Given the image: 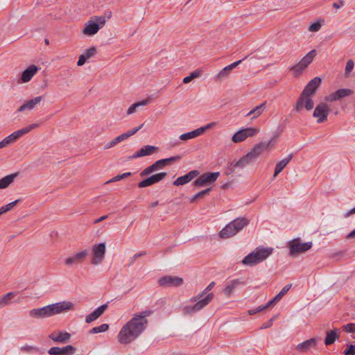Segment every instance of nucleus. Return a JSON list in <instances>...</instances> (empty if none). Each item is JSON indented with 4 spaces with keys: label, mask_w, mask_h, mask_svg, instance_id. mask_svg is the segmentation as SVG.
Listing matches in <instances>:
<instances>
[{
    "label": "nucleus",
    "mask_w": 355,
    "mask_h": 355,
    "mask_svg": "<svg viewBox=\"0 0 355 355\" xmlns=\"http://www.w3.org/2000/svg\"><path fill=\"white\" fill-rule=\"evenodd\" d=\"M152 313V311L146 310L135 314L134 317L121 328L118 335V341L126 345L135 340L145 329L148 324L146 317Z\"/></svg>",
    "instance_id": "f257e3e1"
},
{
    "label": "nucleus",
    "mask_w": 355,
    "mask_h": 355,
    "mask_svg": "<svg viewBox=\"0 0 355 355\" xmlns=\"http://www.w3.org/2000/svg\"><path fill=\"white\" fill-rule=\"evenodd\" d=\"M273 252L272 248L259 247L245 256L242 263L245 266H255L266 260Z\"/></svg>",
    "instance_id": "f03ea898"
},
{
    "label": "nucleus",
    "mask_w": 355,
    "mask_h": 355,
    "mask_svg": "<svg viewBox=\"0 0 355 355\" xmlns=\"http://www.w3.org/2000/svg\"><path fill=\"white\" fill-rule=\"evenodd\" d=\"M250 221L244 217L237 218L230 223H228L223 230L219 232V236L221 239H228L236 235L245 227L248 226Z\"/></svg>",
    "instance_id": "7ed1b4c3"
},
{
    "label": "nucleus",
    "mask_w": 355,
    "mask_h": 355,
    "mask_svg": "<svg viewBox=\"0 0 355 355\" xmlns=\"http://www.w3.org/2000/svg\"><path fill=\"white\" fill-rule=\"evenodd\" d=\"M72 309H73V304L71 302L66 301L52 304L41 308L44 318L51 317Z\"/></svg>",
    "instance_id": "20e7f679"
},
{
    "label": "nucleus",
    "mask_w": 355,
    "mask_h": 355,
    "mask_svg": "<svg viewBox=\"0 0 355 355\" xmlns=\"http://www.w3.org/2000/svg\"><path fill=\"white\" fill-rule=\"evenodd\" d=\"M105 23L106 19L105 17L95 16L85 24L82 33L88 36L94 35L98 33L100 28L105 26Z\"/></svg>",
    "instance_id": "39448f33"
},
{
    "label": "nucleus",
    "mask_w": 355,
    "mask_h": 355,
    "mask_svg": "<svg viewBox=\"0 0 355 355\" xmlns=\"http://www.w3.org/2000/svg\"><path fill=\"white\" fill-rule=\"evenodd\" d=\"M214 298L213 293H209L206 295V297L203 299L200 300L196 302L197 299H194L193 302L196 303L193 305H187L182 308V313L184 315H191L193 313L198 312L205 308L207 305H208L212 299ZM193 302V299H191Z\"/></svg>",
    "instance_id": "423d86ee"
},
{
    "label": "nucleus",
    "mask_w": 355,
    "mask_h": 355,
    "mask_svg": "<svg viewBox=\"0 0 355 355\" xmlns=\"http://www.w3.org/2000/svg\"><path fill=\"white\" fill-rule=\"evenodd\" d=\"M315 55L316 51L311 50L297 64L290 67L289 70L293 72L295 76H298L312 62Z\"/></svg>",
    "instance_id": "0eeeda50"
},
{
    "label": "nucleus",
    "mask_w": 355,
    "mask_h": 355,
    "mask_svg": "<svg viewBox=\"0 0 355 355\" xmlns=\"http://www.w3.org/2000/svg\"><path fill=\"white\" fill-rule=\"evenodd\" d=\"M312 242L302 243L300 239H294L288 243L290 254L295 256L297 254L305 252L312 247Z\"/></svg>",
    "instance_id": "6e6552de"
},
{
    "label": "nucleus",
    "mask_w": 355,
    "mask_h": 355,
    "mask_svg": "<svg viewBox=\"0 0 355 355\" xmlns=\"http://www.w3.org/2000/svg\"><path fill=\"white\" fill-rule=\"evenodd\" d=\"M178 159V157L173 156L169 158L159 159L153 163L152 165L148 166L140 173L141 177H144L150 175L153 172L163 168L166 165L170 164L172 162H175Z\"/></svg>",
    "instance_id": "1a4fd4ad"
},
{
    "label": "nucleus",
    "mask_w": 355,
    "mask_h": 355,
    "mask_svg": "<svg viewBox=\"0 0 355 355\" xmlns=\"http://www.w3.org/2000/svg\"><path fill=\"white\" fill-rule=\"evenodd\" d=\"M219 175V172L203 173L194 181V185L196 187L209 185L216 182Z\"/></svg>",
    "instance_id": "9d476101"
},
{
    "label": "nucleus",
    "mask_w": 355,
    "mask_h": 355,
    "mask_svg": "<svg viewBox=\"0 0 355 355\" xmlns=\"http://www.w3.org/2000/svg\"><path fill=\"white\" fill-rule=\"evenodd\" d=\"M330 109L326 103H319L313 111V116L318 118L317 122L318 123H323L327 120V116L329 113Z\"/></svg>",
    "instance_id": "9b49d317"
},
{
    "label": "nucleus",
    "mask_w": 355,
    "mask_h": 355,
    "mask_svg": "<svg viewBox=\"0 0 355 355\" xmlns=\"http://www.w3.org/2000/svg\"><path fill=\"white\" fill-rule=\"evenodd\" d=\"M311 96H303V94H301L295 103V110L299 112L304 107L308 111L312 110L314 107V103Z\"/></svg>",
    "instance_id": "f8f14e48"
},
{
    "label": "nucleus",
    "mask_w": 355,
    "mask_h": 355,
    "mask_svg": "<svg viewBox=\"0 0 355 355\" xmlns=\"http://www.w3.org/2000/svg\"><path fill=\"white\" fill-rule=\"evenodd\" d=\"M92 253L94 258L91 263L94 265H98L102 262L105 254V245L104 243L94 245L92 247Z\"/></svg>",
    "instance_id": "ddd939ff"
},
{
    "label": "nucleus",
    "mask_w": 355,
    "mask_h": 355,
    "mask_svg": "<svg viewBox=\"0 0 355 355\" xmlns=\"http://www.w3.org/2000/svg\"><path fill=\"white\" fill-rule=\"evenodd\" d=\"M321 83L322 80L320 77H315L308 83L301 94H303V96L314 95Z\"/></svg>",
    "instance_id": "4468645a"
},
{
    "label": "nucleus",
    "mask_w": 355,
    "mask_h": 355,
    "mask_svg": "<svg viewBox=\"0 0 355 355\" xmlns=\"http://www.w3.org/2000/svg\"><path fill=\"white\" fill-rule=\"evenodd\" d=\"M253 162L250 157L245 155L243 156L239 160L232 162L227 167L226 173L227 175L232 174L236 168H243L248 164Z\"/></svg>",
    "instance_id": "2eb2a0df"
},
{
    "label": "nucleus",
    "mask_w": 355,
    "mask_h": 355,
    "mask_svg": "<svg viewBox=\"0 0 355 355\" xmlns=\"http://www.w3.org/2000/svg\"><path fill=\"white\" fill-rule=\"evenodd\" d=\"M88 254L89 252L87 250L78 252L73 256L66 258L64 259V264L67 266H71L74 264H79L83 262Z\"/></svg>",
    "instance_id": "dca6fc26"
},
{
    "label": "nucleus",
    "mask_w": 355,
    "mask_h": 355,
    "mask_svg": "<svg viewBox=\"0 0 355 355\" xmlns=\"http://www.w3.org/2000/svg\"><path fill=\"white\" fill-rule=\"evenodd\" d=\"M166 175L167 174L165 172L153 175L147 178L146 179L141 181L138 184V187L139 188H144V187H146L153 185V184L157 183V182H160L161 180H162L166 176Z\"/></svg>",
    "instance_id": "f3484780"
},
{
    "label": "nucleus",
    "mask_w": 355,
    "mask_h": 355,
    "mask_svg": "<svg viewBox=\"0 0 355 355\" xmlns=\"http://www.w3.org/2000/svg\"><path fill=\"white\" fill-rule=\"evenodd\" d=\"M353 94V91L350 89H339L335 92L330 94L325 97L327 101L332 102L349 96Z\"/></svg>",
    "instance_id": "a211bd4d"
},
{
    "label": "nucleus",
    "mask_w": 355,
    "mask_h": 355,
    "mask_svg": "<svg viewBox=\"0 0 355 355\" xmlns=\"http://www.w3.org/2000/svg\"><path fill=\"white\" fill-rule=\"evenodd\" d=\"M76 352V348L71 345L64 347H53L49 349L48 353L50 355H73Z\"/></svg>",
    "instance_id": "6ab92c4d"
},
{
    "label": "nucleus",
    "mask_w": 355,
    "mask_h": 355,
    "mask_svg": "<svg viewBox=\"0 0 355 355\" xmlns=\"http://www.w3.org/2000/svg\"><path fill=\"white\" fill-rule=\"evenodd\" d=\"M158 150L159 148L157 146L146 145L135 152L134 155L129 157V159H136L144 156L150 155L157 153Z\"/></svg>",
    "instance_id": "aec40b11"
},
{
    "label": "nucleus",
    "mask_w": 355,
    "mask_h": 355,
    "mask_svg": "<svg viewBox=\"0 0 355 355\" xmlns=\"http://www.w3.org/2000/svg\"><path fill=\"white\" fill-rule=\"evenodd\" d=\"M49 338L56 343H67L71 338V334L67 331H54L51 333Z\"/></svg>",
    "instance_id": "412c9836"
},
{
    "label": "nucleus",
    "mask_w": 355,
    "mask_h": 355,
    "mask_svg": "<svg viewBox=\"0 0 355 355\" xmlns=\"http://www.w3.org/2000/svg\"><path fill=\"white\" fill-rule=\"evenodd\" d=\"M158 284L162 287H173L178 286V277L164 276L158 279Z\"/></svg>",
    "instance_id": "4be33fe9"
},
{
    "label": "nucleus",
    "mask_w": 355,
    "mask_h": 355,
    "mask_svg": "<svg viewBox=\"0 0 355 355\" xmlns=\"http://www.w3.org/2000/svg\"><path fill=\"white\" fill-rule=\"evenodd\" d=\"M42 100H43V96H37L34 98H32L30 101H28L26 103H25L21 106H20L18 109V112H21L26 110H32Z\"/></svg>",
    "instance_id": "5701e85b"
},
{
    "label": "nucleus",
    "mask_w": 355,
    "mask_h": 355,
    "mask_svg": "<svg viewBox=\"0 0 355 355\" xmlns=\"http://www.w3.org/2000/svg\"><path fill=\"white\" fill-rule=\"evenodd\" d=\"M317 344V338H311L307 340L304 341L302 343L298 344L296 346V349L300 352H305L308 351L311 347H315Z\"/></svg>",
    "instance_id": "b1692460"
},
{
    "label": "nucleus",
    "mask_w": 355,
    "mask_h": 355,
    "mask_svg": "<svg viewBox=\"0 0 355 355\" xmlns=\"http://www.w3.org/2000/svg\"><path fill=\"white\" fill-rule=\"evenodd\" d=\"M37 70H38V69H37V66H35L34 64L29 66L26 69H25L23 71L22 74H21V80L24 83L28 82L29 80H31L32 77L36 73Z\"/></svg>",
    "instance_id": "393cba45"
},
{
    "label": "nucleus",
    "mask_w": 355,
    "mask_h": 355,
    "mask_svg": "<svg viewBox=\"0 0 355 355\" xmlns=\"http://www.w3.org/2000/svg\"><path fill=\"white\" fill-rule=\"evenodd\" d=\"M293 155L291 153L286 158L283 159L280 162H279L275 168V172L273 174V178H275L279 173H281L283 169L286 166V165L289 163V162L292 159Z\"/></svg>",
    "instance_id": "a878e982"
},
{
    "label": "nucleus",
    "mask_w": 355,
    "mask_h": 355,
    "mask_svg": "<svg viewBox=\"0 0 355 355\" xmlns=\"http://www.w3.org/2000/svg\"><path fill=\"white\" fill-rule=\"evenodd\" d=\"M264 148L263 147L262 144L259 143L256 144L251 150L246 155L250 157V159L254 162L264 150Z\"/></svg>",
    "instance_id": "bb28decb"
},
{
    "label": "nucleus",
    "mask_w": 355,
    "mask_h": 355,
    "mask_svg": "<svg viewBox=\"0 0 355 355\" xmlns=\"http://www.w3.org/2000/svg\"><path fill=\"white\" fill-rule=\"evenodd\" d=\"M266 109V101L263 102L261 105L255 107L252 110H250L245 116H249L250 115H253L251 118V120L257 119L258 116H261L262 113Z\"/></svg>",
    "instance_id": "cd10ccee"
},
{
    "label": "nucleus",
    "mask_w": 355,
    "mask_h": 355,
    "mask_svg": "<svg viewBox=\"0 0 355 355\" xmlns=\"http://www.w3.org/2000/svg\"><path fill=\"white\" fill-rule=\"evenodd\" d=\"M241 284L239 279H232L226 283L224 289V293L227 297H230L234 289Z\"/></svg>",
    "instance_id": "c85d7f7f"
},
{
    "label": "nucleus",
    "mask_w": 355,
    "mask_h": 355,
    "mask_svg": "<svg viewBox=\"0 0 355 355\" xmlns=\"http://www.w3.org/2000/svg\"><path fill=\"white\" fill-rule=\"evenodd\" d=\"M199 175V171L197 170H193L190 172H189L187 174L179 177V185H183L191 180H192L193 178L197 177Z\"/></svg>",
    "instance_id": "c756f323"
},
{
    "label": "nucleus",
    "mask_w": 355,
    "mask_h": 355,
    "mask_svg": "<svg viewBox=\"0 0 355 355\" xmlns=\"http://www.w3.org/2000/svg\"><path fill=\"white\" fill-rule=\"evenodd\" d=\"M19 175V173H15L8 175H6L0 180V189H6L13 182L15 178Z\"/></svg>",
    "instance_id": "7c9ffc66"
},
{
    "label": "nucleus",
    "mask_w": 355,
    "mask_h": 355,
    "mask_svg": "<svg viewBox=\"0 0 355 355\" xmlns=\"http://www.w3.org/2000/svg\"><path fill=\"white\" fill-rule=\"evenodd\" d=\"M339 336L337 334V330H331L327 331L326 338L324 339V344L326 345H330L333 344L337 339H338Z\"/></svg>",
    "instance_id": "2f4dec72"
},
{
    "label": "nucleus",
    "mask_w": 355,
    "mask_h": 355,
    "mask_svg": "<svg viewBox=\"0 0 355 355\" xmlns=\"http://www.w3.org/2000/svg\"><path fill=\"white\" fill-rule=\"evenodd\" d=\"M202 128H197L193 131H191V132H187L184 134H182L179 137V138L183 141L191 139H193V138L200 136L201 135L200 131H202Z\"/></svg>",
    "instance_id": "473e14b6"
},
{
    "label": "nucleus",
    "mask_w": 355,
    "mask_h": 355,
    "mask_svg": "<svg viewBox=\"0 0 355 355\" xmlns=\"http://www.w3.org/2000/svg\"><path fill=\"white\" fill-rule=\"evenodd\" d=\"M246 139H247L246 135H245L243 129H241L233 135V136L232 137V141L234 143H239V142L244 141Z\"/></svg>",
    "instance_id": "72a5a7b5"
},
{
    "label": "nucleus",
    "mask_w": 355,
    "mask_h": 355,
    "mask_svg": "<svg viewBox=\"0 0 355 355\" xmlns=\"http://www.w3.org/2000/svg\"><path fill=\"white\" fill-rule=\"evenodd\" d=\"M39 126V124L38 123H33V124H31L22 129H20L17 131L15 132L17 137H20L21 136L24 135H26L27 133H28L29 132H31L32 130L37 128Z\"/></svg>",
    "instance_id": "f704fd0d"
},
{
    "label": "nucleus",
    "mask_w": 355,
    "mask_h": 355,
    "mask_svg": "<svg viewBox=\"0 0 355 355\" xmlns=\"http://www.w3.org/2000/svg\"><path fill=\"white\" fill-rule=\"evenodd\" d=\"M230 73V70L227 67H225L216 74L215 80L216 81H218L225 79L229 76Z\"/></svg>",
    "instance_id": "c9c22d12"
},
{
    "label": "nucleus",
    "mask_w": 355,
    "mask_h": 355,
    "mask_svg": "<svg viewBox=\"0 0 355 355\" xmlns=\"http://www.w3.org/2000/svg\"><path fill=\"white\" fill-rule=\"evenodd\" d=\"M211 191V188H208L198 192L191 198L190 202H193L198 199L203 198L206 195H208Z\"/></svg>",
    "instance_id": "e433bc0d"
},
{
    "label": "nucleus",
    "mask_w": 355,
    "mask_h": 355,
    "mask_svg": "<svg viewBox=\"0 0 355 355\" xmlns=\"http://www.w3.org/2000/svg\"><path fill=\"white\" fill-rule=\"evenodd\" d=\"M109 329L108 324H102L100 326L95 327L89 330V334H98L107 331Z\"/></svg>",
    "instance_id": "4c0bfd02"
},
{
    "label": "nucleus",
    "mask_w": 355,
    "mask_h": 355,
    "mask_svg": "<svg viewBox=\"0 0 355 355\" xmlns=\"http://www.w3.org/2000/svg\"><path fill=\"white\" fill-rule=\"evenodd\" d=\"M201 73H202V71L200 70H196V71L191 72L189 76L185 77L183 79V83L185 84L189 83L193 79L200 77Z\"/></svg>",
    "instance_id": "58836bf2"
},
{
    "label": "nucleus",
    "mask_w": 355,
    "mask_h": 355,
    "mask_svg": "<svg viewBox=\"0 0 355 355\" xmlns=\"http://www.w3.org/2000/svg\"><path fill=\"white\" fill-rule=\"evenodd\" d=\"M15 296V293L10 292L3 296L0 299V307H3L8 304L10 300Z\"/></svg>",
    "instance_id": "ea45409f"
},
{
    "label": "nucleus",
    "mask_w": 355,
    "mask_h": 355,
    "mask_svg": "<svg viewBox=\"0 0 355 355\" xmlns=\"http://www.w3.org/2000/svg\"><path fill=\"white\" fill-rule=\"evenodd\" d=\"M277 137L278 135H275L270 139V140L268 142H261V144H262L263 147L264 148L265 150H268L275 145Z\"/></svg>",
    "instance_id": "a19ab883"
},
{
    "label": "nucleus",
    "mask_w": 355,
    "mask_h": 355,
    "mask_svg": "<svg viewBox=\"0 0 355 355\" xmlns=\"http://www.w3.org/2000/svg\"><path fill=\"white\" fill-rule=\"evenodd\" d=\"M243 130L246 135L247 138L254 137L259 132L258 128L254 127L243 128Z\"/></svg>",
    "instance_id": "79ce46f5"
},
{
    "label": "nucleus",
    "mask_w": 355,
    "mask_h": 355,
    "mask_svg": "<svg viewBox=\"0 0 355 355\" xmlns=\"http://www.w3.org/2000/svg\"><path fill=\"white\" fill-rule=\"evenodd\" d=\"M100 316V314L96 311V310H95L92 313L86 316L85 322L87 323H91L92 322L98 319Z\"/></svg>",
    "instance_id": "37998d69"
},
{
    "label": "nucleus",
    "mask_w": 355,
    "mask_h": 355,
    "mask_svg": "<svg viewBox=\"0 0 355 355\" xmlns=\"http://www.w3.org/2000/svg\"><path fill=\"white\" fill-rule=\"evenodd\" d=\"M354 67V62L352 60H348L345 69V76L348 77Z\"/></svg>",
    "instance_id": "c03bdc74"
},
{
    "label": "nucleus",
    "mask_w": 355,
    "mask_h": 355,
    "mask_svg": "<svg viewBox=\"0 0 355 355\" xmlns=\"http://www.w3.org/2000/svg\"><path fill=\"white\" fill-rule=\"evenodd\" d=\"M96 52V48L95 46H92L85 51L83 55L88 60L90 58L94 56Z\"/></svg>",
    "instance_id": "a18cd8bd"
},
{
    "label": "nucleus",
    "mask_w": 355,
    "mask_h": 355,
    "mask_svg": "<svg viewBox=\"0 0 355 355\" xmlns=\"http://www.w3.org/2000/svg\"><path fill=\"white\" fill-rule=\"evenodd\" d=\"M30 315L33 318H43V313L41 310V308L40 309H33L31 311H30L29 313Z\"/></svg>",
    "instance_id": "49530a36"
},
{
    "label": "nucleus",
    "mask_w": 355,
    "mask_h": 355,
    "mask_svg": "<svg viewBox=\"0 0 355 355\" xmlns=\"http://www.w3.org/2000/svg\"><path fill=\"white\" fill-rule=\"evenodd\" d=\"M321 26H322V25H321L320 22L317 21V22L313 23L312 24H311L309 26V31H311V32H316L320 29Z\"/></svg>",
    "instance_id": "de8ad7c7"
},
{
    "label": "nucleus",
    "mask_w": 355,
    "mask_h": 355,
    "mask_svg": "<svg viewBox=\"0 0 355 355\" xmlns=\"http://www.w3.org/2000/svg\"><path fill=\"white\" fill-rule=\"evenodd\" d=\"M345 355H355V345H347V348L344 351Z\"/></svg>",
    "instance_id": "09e8293b"
},
{
    "label": "nucleus",
    "mask_w": 355,
    "mask_h": 355,
    "mask_svg": "<svg viewBox=\"0 0 355 355\" xmlns=\"http://www.w3.org/2000/svg\"><path fill=\"white\" fill-rule=\"evenodd\" d=\"M215 285V282H211L207 287L206 288L200 293L199 294L198 296H197V299H200V297H202L204 295H205L206 293H207V292H209L210 290L212 289V288Z\"/></svg>",
    "instance_id": "8fccbe9b"
},
{
    "label": "nucleus",
    "mask_w": 355,
    "mask_h": 355,
    "mask_svg": "<svg viewBox=\"0 0 355 355\" xmlns=\"http://www.w3.org/2000/svg\"><path fill=\"white\" fill-rule=\"evenodd\" d=\"M343 330L349 333H355V324L349 323L343 326Z\"/></svg>",
    "instance_id": "3c124183"
},
{
    "label": "nucleus",
    "mask_w": 355,
    "mask_h": 355,
    "mask_svg": "<svg viewBox=\"0 0 355 355\" xmlns=\"http://www.w3.org/2000/svg\"><path fill=\"white\" fill-rule=\"evenodd\" d=\"M150 102H151V98H148L145 100H143V101H141L134 103V105H136V108H138L141 106H146V105H148Z\"/></svg>",
    "instance_id": "603ef678"
},
{
    "label": "nucleus",
    "mask_w": 355,
    "mask_h": 355,
    "mask_svg": "<svg viewBox=\"0 0 355 355\" xmlns=\"http://www.w3.org/2000/svg\"><path fill=\"white\" fill-rule=\"evenodd\" d=\"M144 126V123L140 125L138 127H136L133 128L132 130H130L128 132H125V135H127V137H130L132 135H135L136 132H137L142 127Z\"/></svg>",
    "instance_id": "864d4df0"
},
{
    "label": "nucleus",
    "mask_w": 355,
    "mask_h": 355,
    "mask_svg": "<svg viewBox=\"0 0 355 355\" xmlns=\"http://www.w3.org/2000/svg\"><path fill=\"white\" fill-rule=\"evenodd\" d=\"M247 58H248V56H245L242 60H238L236 62H234L232 63L231 64L227 66V67L228 68L230 71H231L234 68L237 67L239 64H241L243 60H245Z\"/></svg>",
    "instance_id": "5fc2aeb1"
},
{
    "label": "nucleus",
    "mask_w": 355,
    "mask_h": 355,
    "mask_svg": "<svg viewBox=\"0 0 355 355\" xmlns=\"http://www.w3.org/2000/svg\"><path fill=\"white\" fill-rule=\"evenodd\" d=\"M247 58H248V56H245L242 60H238L236 62H234L232 63L231 64L227 66V67L228 68L230 71H231L234 68L237 67L239 64H241L243 60H245Z\"/></svg>",
    "instance_id": "6e6d98bb"
},
{
    "label": "nucleus",
    "mask_w": 355,
    "mask_h": 355,
    "mask_svg": "<svg viewBox=\"0 0 355 355\" xmlns=\"http://www.w3.org/2000/svg\"><path fill=\"white\" fill-rule=\"evenodd\" d=\"M292 286V284H287L286 285L282 290L281 291L278 293L279 295H280V297L282 298L283 296L290 290V288H291Z\"/></svg>",
    "instance_id": "4d7b16f0"
},
{
    "label": "nucleus",
    "mask_w": 355,
    "mask_h": 355,
    "mask_svg": "<svg viewBox=\"0 0 355 355\" xmlns=\"http://www.w3.org/2000/svg\"><path fill=\"white\" fill-rule=\"evenodd\" d=\"M281 299H282V297H280V295H279L278 294L276 295L273 299H272L271 300H270L269 302H267L266 306L270 307V306H272L277 302L279 301Z\"/></svg>",
    "instance_id": "13d9d810"
},
{
    "label": "nucleus",
    "mask_w": 355,
    "mask_h": 355,
    "mask_svg": "<svg viewBox=\"0 0 355 355\" xmlns=\"http://www.w3.org/2000/svg\"><path fill=\"white\" fill-rule=\"evenodd\" d=\"M6 138L7 139L9 144L14 143L18 139L15 132L10 134L9 136L6 137Z\"/></svg>",
    "instance_id": "bf43d9fd"
},
{
    "label": "nucleus",
    "mask_w": 355,
    "mask_h": 355,
    "mask_svg": "<svg viewBox=\"0 0 355 355\" xmlns=\"http://www.w3.org/2000/svg\"><path fill=\"white\" fill-rule=\"evenodd\" d=\"M117 144H118V142L116 141V138H114V139H112L110 142L107 143L104 146V149L105 150L110 149V148L114 147V146H116Z\"/></svg>",
    "instance_id": "052dcab7"
},
{
    "label": "nucleus",
    "mask_w": 355,
    "mask_h": 355,
    "mask_svg": "<svg viewBox=\"0 0 355 355\" xmlns=\"http://www.w3.org/2000/svg\"><path fill=\"white\" fill-rule=\"evenodd\" d=\"M216 122H211V123L207 124L206 125H205L203 127H200V128H202V130L200 131V134L202 135L205 130L212 128L213 127H214L216 125Z\"/></svg>",
    "instance_id": "680f3d73"
},
{
    "label": "nucleus",
    "mask_w": 355,
    "mask_h": 355,
    "mask_svg": "<svg viewBox=\"0 0 355 355\" xmlns=\"http://www.w3.org/2000/svg\"><path fill=\"white\" fill-rule=\"evenodd\" d=\"M19 200H16L13 202L8 203V205H4L5 209L7 211H10L14 206H15Z\"/></svg>",
    "instance_id": "e2e57ef3"
},
{
    "label": "nucleus",
    "mask_w": 355,
    "mask_h": 355,
    "mask_svg": "<svg viewBox=\"0 0 355 355\" xmlns=\"http://www.w3.org/2000/svg\"><path fill=\"white\" fill-rule=\"evenodd\" d=\"M107 304H104L100 306L96 310L100 314V315H101L104 313V311L107 309Z\"/></svg>",
    "instance_id": "0e129e2a"
},
{
    "label": "nucleus",
    "mask_w": 355,
    "mask_h": 355,
    "mask_svg": "<svg viewBox=\"0 0 355 355\" xmlns=\"http://www.w3.org/2000/svg\"><path fill=\"white\" fill-rule=\"evenodd\" d=\"M20 349L25 352H31L34 349V347L33 346L26 345L24 346H21Z\"/></svg>",
    "instance_id": "69168bd1"
},
{
    "label": "nucleus",
    "mask_w": 355,
    "mask_h": 355,
    "mask_svg": "<svg viewBox=\"0 0 355 355\" xmlns=\"http://www.w3.org/2000/svg\"><path fill=\"white\" fill-rule=\"evenodd\" d=\"M87 58L83 55V54L80 55L79 56V58H78V62H77V65L78 66H82L83 65L85 62L87 61Z\"/></svg>",
    "instance_id": "338daca9"
},
{
    "label": "nucleus",
    "mask_w": 355,
    "mask_h": 355,
    "mask_svg": "<svg viewBox=\"0 0 355 355\" xmlns=\"http://www.w3.org/2000/svg\"><path fill=\"white\" fill-rule=\"evenodd\" d=\"M146 254V252H139V253H136L135 254H134V256L132 257V260H131V262H130V264L133 263L135 262V261L137 259V258H139L144 255Z\"/></svg>",
    "instance_id": "774afa93"
}]
</instances>
